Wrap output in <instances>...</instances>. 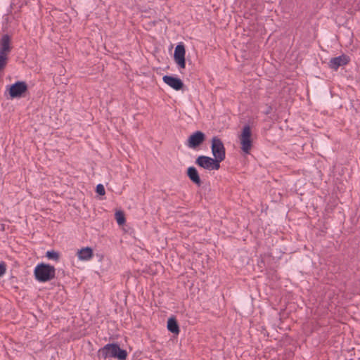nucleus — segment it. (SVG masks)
<instances>
[{"instance_id":"obj_3","label":"nucleus","mask_w":360,"mask_h":360,"mask_svg":"<svg viewBox=\"0 0 360 360\" xmlns=\"http://www.w3.org/2000/svg\"><path fill=\"white\" fill-rule=\"evenodd\" d=\"M252 131L249 125H245L238 138L240 143V148L245 154H249L252 147Z\"/></svg>"},{"instance_id":"obj_17","label":"nucleus","mask_w":360,"mask_h":360,"mask_svg":"<svg viewBox=\"0 0 360 360\" xmlns=\"http://www.w3.org/2000/svg\"><path fill=\"white\" fill-rule=\"evenodd\" d=\"M46 256L49 259L58 260L59 259V254L55 251H48Z\"/></svg>"},{"instance_id":"obj_7","label":"nucleus","mask_w":360,"mask_h":360,"mask_svg":"<svg viewBox=\"0 0 360 360\" xmlns=\"http://www.w3.org/2000/svg\"><path fill=\"white\" fill-rule=\"evenodd\" d=\"M205 140V135L200 131L193 133L187 140V146L190 148H196Z\"/></svg>"},{"instance_id":"obj_6","label":"nucleus","mask_w":360,"mask_h":360,"mask_svg":"<svg viewBox=\"0 0 360 360\" xmlns=\"http://www.w3.org/2000/svg\"><path fill=\"white\" fill-rule=\"evenodd\" d=\"M27 91V85L25 82H17L9 88L11 98H20Z\"/></svg>"},{"instance_id":"obj_13","label":"nucleus","mask_w":360,"mask_h":360,"mask_svg":"<svg viewBox=\"0 0 360 360\" xmlns=\"http://www.w3.org/2000/svg\"><path fill=\"white\" fill-rule=\"evenodd\" d=\"M77 257L80 260H89L93 257V250L91 248L86 247L77 251Z\"/></svg>"},{"instance_id":"obj_10","label":"nucleus","mask_w":360,"mask_h":360,"mask_svg":"<svg viewBox=\"0 0 360 360\" xmlns=\"http://www.w3.org/2000/svg\"><path fill=\"white\" fill-rule=\"evenodd\" d=\"M349 61V58L346 55H341L330 59L329 61V67L337 70L340 66L347 65Z\"/></svg>"},{"instance_id":"obj_9","label":"nucleus","mask_w":360,"mask_h":360,"mask_svg":"<svg viewBox=\"0 0 360 360\" xmlns=\"http://www.w3.org/2000/svg\"><path fill=\"white\" fill-rule=\"evenodd\" d=\"M162 79L165 84L176 91L182 89L184 85L180 79L173 76L165 75L163 77Z\"/></svg>"},{"instance_id":"obj_2","label":"nucleus","mask_w":360,"mask_h":360,"mask_svg":"<svg viewBox=\"0 0 360 360\" xmlns=\"http://www.w3.org/2000/svg\"><path fill=\"white\" fill-rule=\"evenodd\" d=\"M34 274L38 281L47 282L55 278L56 269L50 264L41 263L35 267Z\"/></svg>"},{"instance_id":"obj_14","label":"nucleus","mask_w":360,"mask_h":360,"mask_svg":"<svg viewBox=\"0 0 360 360\" xmlns=\"http://www.w3.org/2000/svg\"><path fill=\"white\" fill-rule=\"evenodd\" d=\"M167 328L172 333L177 335L179 333V327L175 319L170 318L168 319Z\"/></svg>"},{"instance_id":"obj_1","label":"nucleus","mask_w":360,"mask_h":360,"mask_svg":"<svg viewBox=\"0 0 360 360\" xmlns=\"http://www.w3.org/2000/svg\"><path fill=\"white\" fill-rule=\"evenodd\" d=\"M98 355L104 359L115 358L118 360H126L127 352L126 350L121 349L117 344L110 343L99 349Z\"/></svg>"},{"instance_id":"obj_11","label":"nucleus","mask_w":360,"mask_h":360,"mask_svg":"<svg viewBox=\"0 0 360 360\" xmlns=\"http://www.w3.org/2000/svg\"><path fill=\"white\" fill-rule=\"evenodd\" d=\"M11 42V37L8 34L2 36L0 41V54L8 56L12 49Z\"/></svg>"},{"instance_id":"obj_12","label":"nucleus","mask_w":360,"mask_h":360,"mask_svg":"<svg viewBox=\"0 0 360 360\" xmlns=\"http://www.w3.org/2000/svg\"><path fill=\"white\" fill-rule=\"evenodd\" d=\"M187 175L194 184L198 186L201 185V180L198 174V172L194 167H190L187 169Z\"/></svg>"},{"instance_id":"obj_16","label":"nucleus","mask_w":360,"mask_h":360,"mask_svg":"<svg viewBox=\"0 0 360 360\" xmlns=\"http://www.w3.org/2000/svg\"><path fill=\"white\" fill-rule=\"evenodd\" d=\"M8 62V56L0 54V71L3 70Z\"/></svg>"},{"instance_id":"obj_8","label":"nucleus","mask_w":360,"mask_h":360,"mask_svg":"<svg viewBox=\"0 0 360 360\" xmlns=\"http://www.w3.org/2000/svg\"><path fill=\"white\" fill-rule=\"evenodd\" d=\"M186 50L183 44H179L174 50V58L176 63L180 68L184 69L186 67L185 60Z\"/></svg>"},{"instance_id":"obj_4","label":"nucleus","mask_w":360,"mask_h":360,"mask_svg":"<svg viewBox=\"0 0 360 360\" xmlns=\"http://www.w3.org/2000/svg\"><path fill=\"white\" fill-rule=\"evenodd\" d=\"M212 153L219 162L226 158V150L222 141L218 136H214L211 141Z\"/></svg>"},{"instance_id":"obj_19","label":"nucleus","mask_w":360,"mask_h":360,"mask_svg":"<svg viewBox=\"0 0 360 360\" xmlns=\"http://www.w3.org/2000/svg\"><path fill=\"white\" fill-rule=\"evenodd\" d=\"M96 192L101 195H105V188L104 186L102 185V184H98L96 186Z\"/></svg>"},{"instance_id":"obj_15","label":"nucleus","mask_w":360,"mask_h":360,"mask_svg":"<svg viewBox=\"0 0 360 360\" xmlns=\"http://www.w3.org/2000/svg\"><path fill=\"white\" fill-rule=\"evenodd\" d=\"M115 219L119 225H122L125 222V217L122 212H117Z\"/></svg>"},{"instance_id":"obj_18","label":"nucleus","mask_w":360,"mask_h":360,"mask_svg":"<svg viewBox=\"0 0 360 360\" xmlns=\"http://www.w3.org/2000/svg\"><path fill=\"white\" fill-rule=\"evenodd\" d=\"M6 272V264L5 262H0V278L4 276Z\"/></svg>"},{"instance_id":"obj_5","label":"nucleus","mask_w":360,"mask_h":360,"mask_svg":"<svg viewBox=\"0 0 360 360\" xmlns=\"http://www.w3.org/2000/svg\"><path fill=\"white\" fill-rule=\"evenodd\" d=\"M195 163L205 169L209 170H218L220 168V162L215 158H212L208 156L201 155L199 156L196 160Z\"/></svg>"}]
</instances>
